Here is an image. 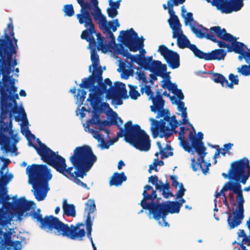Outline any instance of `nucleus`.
<instances>
[{"instance_id": "0e129e2a", "label": "nucleus", "mask_w": 250, "mask_h": 250, "mask_svg": "<svg viewBox=\"0 0 250 250\" xmlns=\"http://www.w3.org/2000/svg\"><path fill=\"white\" fill-rule=\"evenodd\" d=\"M170 179L172 181V186L177 188L179 185L180 186L179 182L177 181V177L175 175H170Z\"/></svg>"}, {"instance_id": "6e6552de", "label": "nucleus", "mask_w": 250, "mask_h": 250, "mask_svg": "<svg viewBox=\"0 0 250 250\" xmlns=\"http://www.w3.org/2000/svg\"><path fill=\"white\" fill-rule=\"evenodd\" d=\"M123 137L126 142L140 151H147L150 148L149 136L139 125H133L131 121L127 122L124 125V128H121L120 131L117 134V138Z\"/></svg>"}, {"instance_id": "79ce46f5", "label": "nucleus", "mask_w": 250, "mask_h": 250, "mask_svg": "<svg viewBox=\"0 0 250 250\" xmlns=\"http://www.w3.org/2000/svg\"><path fill=\"white\" fill-rule=\"evenodd\" d=\"M137 70L140 69V67H138L137 68ZM136 79L139 81H142L141 83L140 84L141 86V88H142V86L143 87H145V85H147L146 84L149 82L147 79V78L146 76V74L144 72H142L141 71H137L136 72Z\"/></svg>"}, {"instance_id": "aec40b11", "label": "nucleus", "mask_w": 250, "mask_h": 250, "mask_svg": "<svg viewBox=\"0 0 250 250\" xmlns=\"http://www.w3.org/2000/svg\"><path fill=\"white\" fill-rule=\"evenodd\" d=\"M144 69L152 73H155L158 76L166 79V80L170 79V72H167V65L162 64L160 61L153 60L152 56L148 57V60L145 63Z\"/></svg>"}, {"instance_id": "6e6d98bb", "label": "nucleus", "mask_w": 250, "mask_h": 250, "mask_svg": "<svg viewBox=\"0 0 250 250\" xmlns=\"http://www.w3.org/2000/svg\"><path fill=\"white\" fill-rule=\"evenodd\" d=\"M213 37L214 38V40L213 39H211V40H210V41H212L214 42L217 43V45L220 47H221V48H227L228 50H229V47L230 45H229L228 44H227L225 42L223 41L224 40H223V41H218V40H217L215 38V36L214 35V34H213Z\"/></svg>"}, {"instance_id": "c03bdc74", "label": "nucleus", "mask_w": 250, "mask_h": 250, "mask_svg": "<svg viewBox=\"0 0 250 250\" xmlns=\"http://www.w3.org/2000/svg\"><path fill=\"white\" fill-rule=\"evenodd\" d=\"M97 40V49L98 50H102L104 52V50H106L107 48V45L104 43V38L103 37L100 33L96 34Z\"/></svg>"}, {"instance_id": "20e7f679", "label": "nucleus", "mask_w": 250, "mask_h": 250, "mask_svg": "<svg viewBox=\"0 0 250 250\" xmlns=\"http://www.w3.org/2000/svg\"><path fill=\"white\" fill-rule=\"evenodd\" d=\"M95 7V12L91 13L92 6L90 3L85 2L84 0H77V2L81 6L80 13L76 15V17L81 24H84L87 29L83 30L81 37L89 42L91 47H95L96 42L93 34L96 33L95 26L92 21V15L94 19L98 21L104 20L106 17L102 14L101 10L98 7V0H89Z\"/></svg>"}, {"instance_id": "39448f33", "label": "nucleus", "mask_w": 250, "mask_h": 250, "mask_svg": "<svg viewBox=\"0 0 250 250\" xmlns=\"http://www.w3.org/2000/svg\"><path fill=\"white\" fill-rule=\"evenodd\" d=\"M9 199L7 189H0V225L7 224L15 216L21 221L24 213L34 205L33 202L27 201L24 197H21L15 203L8 202Z\"/></svg>"}, {"instance_id": "864d4df0", "label": "nucleus", "mask_w": 250, "mask_h": 250, "mask_svg": "<svg viewBox=\"0 0 250 250\" xmlns=\"http://www.w3.org/2000/svg\"><path fill=\"white\" fill-rule=\"evenodd\" d=\"M37 142L39 144V147H38L37 146L35 145H31V146H33L36 149L37 153L40 156V151H42V150L43 149H45V148H48L50 149L48 147H47L44 144L42 143L39 139H37Z\"/></svg>"}, {"instance_id": "4c0bfd02", "label": "nucleus", "mask_w": 250, "mask_h": 250, "mask_svg": "<svg viewBox=\"0 0 250 250\" xmlns=\"http://www.w3.org/2000/svg\"><path fill=\"white\" fill-rule=\"evenodd\" d=\"M197 163H196L195 159L193 158L192 160L191 167L194 171H196L197 170V167L199 166L200 168L202 169V172L204 174H206L209 170L208 167L210 166V163H207L205 161L204 163L201 164L202 168L200 166L198 165L199 161L197 160Z\"/></svg>"}, {"instance_id": "1a4fd4ad", "label": "nucleus", "mask_w": 250, "mask_h": 250, "mask_svg": "<svg viewBox=\"0 0 250 250\" xmlns=\"http://www.w3.org/2000/svg\"><path fill=\"white\" fill-rule=\"evenodd\" d=\"M103 70L100 67L97 73L93 71L92 74L88 77L84 78L80 83V86L82 88H89L90 93L87 100L94 109L99 106L103 100L104 93H107V86L103 82Z\"/></svg>"}, {"instance_id": "a211bd4d", "label": "nucleus", "mask_w": 250, "mask_h": 250, "mask_svg": "<svg viewBox=\"0 0 250 250\" xmlns=\"http://www.w3.org/2000/svg\"><path fill=\"white\" fill-rule=\"evenodd\" d=\"M169 26L172 30V38L177 39V43L180 48L184 49L189 47L191 45L188 38L183 34L182 30V25L179 20L168 21Z\"/></svg>"}, {"instance_id": "58836bf2", "label": "nucleus", "mask_w": 250, "mask_h": 250, "mask_svg": "<svg viewBox=\"0 0 250 250\" xmlns=\"http://www.w3.org/2000/svg\"><path fill=\"white\" fill-rule=\"evenodd\" d=\"M161 83H162L161 86L163 88H167L169 91H171L173 93L178 89L177 85L175 83H172L170 80H163Z\"/></svg>"}, {"instance_id": "72a5a7b5", "label": "nucleus", "mask_w": 250, "mask_h": 250, "mask_svg": "<svg viewBox=\"0 0 250 250\" xmlns=\"http://www.w3.org/2000/svg\"><path fill=\"white\" fill-rule=\"evenodd\" d=\"M4 168V165H3L0 170V189H6L5 187L12 179L13 175L11 173L3 174V169Z\"/></svg>"}, {"instance_id": "b1692460", "label": "nucleus", "mask_w": 250, "mask_h": 250, "mask_svg": "<svg viewBox=\"0 0 250 250\" xmlns=\"http://www.w3.org/2000/svg\"><path fill=\"white\" fill-rule=\"evenodd\" d=\"M228 215L227 223L229 229L231 230L238 227L241 223L244 218V213L235 210L231 212L230 207H228L226 212Z\"/></svg>"}, {"instance_id": "f8f14e48", "label": "nucleus", "mask_w": 250, "mask_h": 250, "mask_svg": "<svg viewBox=\"0 0 250 250\" xmlns=\"http://www.w3.org/2000/svg\"><path fill=\"white\" fill-rule=\"evenodd\" d=\"M118 39L123 44L132 52H136L144 46L145 39L143 37L139 39L138 34L132 28L128 30L121 31Z\"/></svg>"}, {"instance_id": "3c124183", "label": "nucleus", "mask_w": 250, "mask_h": 250, "mask_svg": "<svg viewBox=\"0 0 250 250\" xmlns=\"http://www.w3.org/2000/svg\"><path fill=\"white\" fill-rule=\"evenodd\" d=\"M86 127L88 128L89 131L92 134L93 138L98 140V142H104L102 135L98 131L90 129L89 125H87Z\"/></svg>"}, {"instance_id": "473e14b6", "label": "nucleus", "mask_w": 250, "mask_h": 250, "mask_svg": "<svg viewBox=\"0 0 250 250\" xmlns=\"http://www.w3.org/2000/svg\"><path fill=\"white\" fill-rule=\"evenodd\" d=\"M63 214L67 216L75 217L76 215L75 206L73 204H67L66 199H64L62 203Z\"/></svg>"}, {"instance_id": "5fc2aeb1", "label": "nucleus", "mask_w": 250, "mask_h": 250, "mask_svg": "<svg viewBox=\"0 0 250 250\" xmlns=\"http://www.w3.org/2000/svg\"><path fill=\"white\" fill-rule=\"evenodd\" d=\"M86 93L87 92L83 89L78 90V94L77 95V99L79 102L81 103L82 104L85 99Z\"/></svg>"}, {"instance_id": "37998d69", "label": "nucleus", "mask_w": 250, "mask_h": 250, "mask_svg": "<svg viewBox=\"0 0 250 250\" xmlns=\"http://www.w3.org/2000/svg\"><path fill=\"white\" fill-rule=\"evenodd\" d=\"M128 86L129 88V95L130 98L133 100H137L140 96V93L137 90V86L129 84Z\"/></svg>"}, {"instance_id": "4468645a", "label": "nucleus", "mask_w": 250, "mask_h": 250, "mask_svg": "<svg viewBox=\"0 0 250 250\" xmlns=\"http://www.w3.org/2000/svg\"><path fill=\"white\" fill-rule=\"evenodd\" d=\"M212 30L215 32V35L219 39L231 43V45L229 46L228 52H234L238 54L247 52L245 50V47L247 46L242 42H237V39L231 34L227 32L225 28L222 29L220 26L212 28Z\"/></svg>"}, {"instance_id": "6ab92c4d", "label": "nucleus", "mask_w": 250, "mask_h": 250, "mask_svg": "<svg viewBox=\"0 0 250 250\" xmlns=\"http://www.w3.org/2000/svg\"><path fill=\"white\" fill-rule=\"evenodd\" d=\"M243 0H213L211 4L222 13L229 14L240 10L244 5Z\"/></svg>"}, {"instance_id": "0eeeda50", "label": "nucleus", "mask_w": 250, "mask_h": 250, "mask_svg": "<svg viewBox=\"0 0 250 250\" xmlns=\"http://www.w3.org/2000/svg\"><path fill=\"white\" fill-rule=\"evenodd\" d=\"M222 175L225 179L230 180L225 184L222 191L231 190L233 193L237 191L242 188L240 183L246 184L250 177V165L248 159L243 157L232 162L228 173H222Z\"/></svg>"}, {"instance_id": "bb28decb", "label": "nucleus", "mask_w": 250, "mask_h": 250, "mask_svg": "<svg viewBox=\"0 0 250 250\" xmlns=\"http://www.w3.org/2000/svg\"><path fill=\"white\" fill-rule=\"evenodd\" d=\"M2 74L4 86L0 89L1 98L2 101H7L9 97L8 92L10 89V86L14 85L15 79L12 78V76H9V75H7V76L4 75V74Z\"/></svg>"}, {"instance_id": "4d7b16f0", "label": "nucleus", "mask_w": 250, "mask_h": 250, "mask_svg": "<svg viewBox=\"0 0 250 250\" xmlns=\"http://www.w3.org/2000/svg\"><path fill=\"white\" fill-rule=\"evenodd\" d=\"M148 182L151 183L152 185H154L155 188H156V185H159V184H158V178L157 176H156V175H152L150 177H149L148 178ZM151 190L152 191L153 190L156 191V189H153L152 188V189H151Z\"/></svg>"}, {"instance_id": "a18cd8bd", "label": "nucleus", "mask_w": 250, "mask_h": 250, "mask_svg": "<svg viewBox=\"0 0 250 250\" xmlns=\"http://www.w3.org/2000/svg\"><path fill=\"white\" fill-rule=\"evenodd\" d=\"M229 79L230 81V83H229L228 81V83H226V87L232 89L233 88L234 84H238L239 83V80L237 75H235L232 73H230L229 75Z\"/></svg>"}, {"instance_id": "de8ad7c7", "label": "nucleus", "mask_w": 250, "mask_h": 250, "mask_svg": "<svg viewBox=\"0 0 250 250\" xmlns=\"http://www.w3.org/2000/svg\"><path fill=\"white\" fill-rule=\"evenodd\" d=\"M111 122V124L116 125L120 130V128H122L121 126L123 124V120L118 116V114L116 112H113Z\"/></svg>"}, {"instance_id": "2eb2a0df", "label": "nucleus", "mask_w": 250, "mask_h": 250, "mask_svg": "<svg viewBox=\"0 0 250 250\" xmlns=\"http://www.w3.org/2000/svg\"><path fill=\"white\" fill-rule=\"evenodd\" d=\"M12 127L11 122L8 124L3 120L0 121V145L6 152H13L17 150L16 146L12 144V138L6 135L8 133L12 135Z\"/></svg>"}, {"instance_id": "13d9d810", "label": "nucleus", "mask_w": 250, "mask_h": 250, "mask_svg": "<svg viewBox=\"0 0 250 250\" xmlns=\"http://www.w3.org/2000/svg\"><path fill=\"white\" fill-rule=\"evenodd\" d=\"M170 188L169 183L167 182L165 184H164L163 185H156V190H159L160 191H162L166 190H168Z\"/></svg>"}, {"instance_id": "09e8293b", "label": "nucleus", "mask_w": 250, "mask_h": 250, "mask_svg": "<svg viewBox=\"0 0 250 250\" xmlns=\"http://www.w3.org/2000/svg\"><path fill=\"white\" fill-rule=\"evenodd\" d=\"M249 65L244 64L241 67L237 68V71L244 76H248L250 75V62L248 63Z\"/></svg>"}, {"instance_id": "f704fd0d", "label": "nucleus", "mask_w": 250, "mask_h": 250, "mask_svg": "<svg viewBox=\"0 0 250 250\" xmlns=\"http://www.w3.org/2000/svg\"><path fill=\"white\" fill-rule=\"evenodd\" d=\"M90 123L92 125H94L99 126L100 130L104 129L106 126H109L111 125V122H109L107 120L102 121L100 119L99 115H95L90 121Z\"/></svg>"}, {"instance_id": "f257e3e1", "label": "nucleus", "mask_w": 250, "mask_h": 250, "mask_svg": "<svg viewBox=\"0 0 250 250\" xmlns=\"http://www.w3.org/2000/svg\"><path fill=\"white\" fill-rule=\"evenodd\" d=\"M40 212V209H38L32 216L33 219H36L40 223L41 229H47L50 231H53L56 235L66 237L72 240H83L86 234L83 228L84 224L83 223H78L75 225L72 224L69 226L53 215L45 216L42 218Z\"/></svg>"}, {"instance_id": "c9c22d12", "label": "nucleus", "mask_w": 250, "mask_h": 250, "mask_svg": "<svg viewBox=\"0 0 250 250\" xmlns=\"http://www.w3.org/2000/svg\"><path fill=\"white\" fill-rule=\"evenodd\" d=\"M234 193L237 194L236 200L238 203L237 207L235 210L244 213V203L245 202V200L243 197L242 188Z\"/></svg>"}, {"instance_id": "9d476101", "label": "nucleus", "mask_w": 250, "mask_h": 250, "mask_svg": "<svg viewBox=\"0 0 250 250\" xmlns=\"http://www.w3.org/2000/svg\"><path fill=\"white\" fill-rule=\"evenodd\" d=\"M156 118L159 119L160 117H164L163 119L160 121L156 120L153 118H150L149 121L151 122V130L154 137H157L159 134L160 138L166 137L168 138L172 134L173 131L176 134L178 131L175 128L180 125V124L176 120L175 115L170 117L169 110L165 109H158Z\"/></svg>"}, {"instance_id": "5701e85b", "label": "nucleus", "mask_w": 250, "mask_h": 250, "mask_svg": "<svg viewBox=\"0 0 250 250\" xmlns=\"http://www.w3.org/2000/svg\"><path fill=\"white\" fill-rule=\"evenodd\" d=\"M97 23L99 24L100 29L103 30V33H107L108 35V38L110 40V42L113 44L115 43V38L112 32H115L117 28L120 26L118 19H115L112 21H107L106 18L102 20Z\"/></svg>"}, {"instance_id": "a878e982", "label": "nucleus", "mask_w": 250, "mask_h": 250, "mask_svg": "<svg viewBox=\"0 0 250 250\" xmlns=\"http://www.w3.org/2000/svg\"><path fill=\"white\" fill-rule=\"evenodd\" d=\"M118 53L122 55L124 57H125L127 59H129L131 63H136L140 66L141 68H144L145 63L148 60V57L146 58L144 56V55H132L128 52L127 49H125L122 46L121 47Z\"/></svg>"}, {"instance_id": "cd10ccee", "label": "nucleus", "mask_w": 250, "mask_h": 250, "mask_svg": "<svg viewBox=\"0 0 250 250\" xmlns=\"http://www.w3.org/2000/svg\"><path fill=\"white\" fill-rule=\"evenodd\" d=\"M186 0H168L167 4H163V7L165 10H168L170 18L168 21L179 20L178 17L175 15L173 9L174 6H178L183 4Z\"/></svg>"}, {"instance_id": "9b49d317", "label": "nucleus", "mask_w": 250, "mask_h": 250, "mask_svg": "<svg viewBox=\"0 0 250 250\" xmlns=\"http://www.w3.org/2000/svg\"><path fill=\"white\" fill-rule=\"evenodd\" d=\"M40 153L41 159L44 162L66 177H68L69 174L74 168L73 165L72 167H67L65 159L51 149H43L40 151Z\"/></svg>"}, {"instance_id": "ea45409f", "label": "nucleus", "mask_w": 250, "mask_h": 250, "mask_svg": "<svg viewBox=\"0 0 250 250\" xmlns=\"http://www.w3.org/2000/svg\"><path fill=\"white\" fill-rule=\"evenodd\" d=\"M212 80L217 83H220L222 86L224 84L228 83V80L221 74L218 73H212Z\"/></svg>"}, {"instance_id": "c85d7f7f", "label": "nucleus", "mask_w": 250, "mask_h": 250, "mask_svg": "<svg viewBox=\"0 0 250 250\" xmlns=\"http://www.w3.org/2000/svg\"><path fill=\"white\" fill-rule=\"evenodd\" d=\"M199 27L202 28L203 30L207 31V33L203 32L202 30L199 29L197 27H195L194 26H191V29L192 31L194 33V34L196 35V37L200 39L206 38L208 40L213 39V34H215V32L212 30V28L215 27V26L211 27L209 29V32H208L209 29L203 27L202 25H199ZM217 26H216L217 27Z\"/></svg>"}, {"instance_id": "7c9ffc66", "label": "nucleus", "mask_w": 250, "mask_h": 250, "mask_svg": "<svg viewBox=\"0 0 250 250\" xmlns=\"http://www.w3.org/2000/svg\"><path fill=\"white\" fill-rule=\"evenodd\" d=\"M91 60L92 62V64L89 66V71L90 72H91V67H93V71H95L96 73H97V70L100 67L102 68V66L99 65V57L95 48H93L91 51Z\"/></svg>"}, {"instance_id": "2f4dec72", "label": "nucleus", "mask_w": 250, "mask_h": 250, "mask_svg": "<svg viewBox=\"0 0 250 250\" xmlns=\"http://www.w3.org/2000/svg\"><path fill=\"white\" fill-rule=\"evenodd\" d=\"M227 52L222 49H217L208 53V61L221 60L226 56Z\"/></svg>"}, {"instance_id": "393cba45", "label": "nucleus", "mask_w": 250, "mask_h": 250, "mask_svg": "<svg viewBox=\"0 0 250 250\" xmlns=\"http://www.w3.org/2000/svg\"><path fill=\"white\" fill-rule=\"evenodd\" d=\"M115 95H119L124 98L127 97L125 84L121 82H116L113 88L108 89L105 98L107 100H110L113 97H115Z\"/></svg>"}, {"instance_id": "8fccbe9b", "label": "nucleus", "mask_w": 250, "mask_h": 250, "mask_svg": "<svg viewBox=\"0 0 250 250\" xmlns=\"http://www.w3.org/2000/svg\"><path fill=\"white\" fill-rule=\"evenodd\" d=\"M63 11L65 16L69 17L73 16L75 14V11L72 4L65 5L63 7Z\"/></svg>"}, {"instance_id": "680f3d73", "label": "nucleus", "mask_w": 250, "mask_h": 250, "mask_svg": "<svg viewBox=\"0 0 250 250\" xmlns=\"http://www.w3.org/2000/svg\"><path fill=\"white\" fill-rule=\"evenodd\" d=\"M85 225L86 229H92L93 220L91 219V215H87Z\"/></svg>"}, {"instance_id": "338daca9", "label": "nucleus", "mask_w": 250, "mask_h": 250, "mask_svg": "<svg viewBox=\"0 0 250 250\" xmlns=\"http://www.w3.org/2000/svg\"><path fill=\"white\" fill-rule=\"evenodd\" d=\"M120 0L117 1L116 2H113L112 0H109V5L111 6V8H115V9H117L120 7Z\"/></svg>"}, {"instance_id": "bf43d9fd", "label": "nucleus", "mask_w": 250, "mask_h": 250, "mask_svg": "<svg viewBox=\"0 0 250 250\" xmlns=\"http://www.w3.org/2000/svg\"><path fill=\"white\" fill-rule=\"evenodd\" d=\"M107 13L108 16L111 18H114L115 17L118 13L116 9L110 7L107 8Z\"/></svg>"}, {"instance_id": "423d86ee", "label": "nucleus", "mask_w": 250, "mask_h": 250, "mask_svg": "<svg viewBox=\"0 0 250 250\" xmlns=\"http://www.w3.org/2000/svg\"><path fill=\"white\" fill-rule=\"evenodd\" d=\"M26 173L36 199L38 201L44 200L49 190L48 182L52 177L50 170L46 165L32 164L27 166Z\"/></svg>"}, {"instance_id": "e433bc0d", "label": "nucleus", "mask_w": 250, "mask_h": 250, "mask_svg": "<svg viewBox=\"0 0 250 250\" xmlns=\"http://www.w3.org/2000/svg\"><path fill=\"white\" fill-rule=\"evenodd\" d=\"M189 49L193 53L194 56L200 59H203L205 61H208V53H205L198 49L196 45H191Z\"/></svg>"}, {"instance_id": "e2e57ef3", "label": "nucleus", "mask_w": 250, "mask_h": 250, "mask_svg": "<svg viewBox=\"0 0 250 250\" xmlns=\"http://www.w3.org/2000/svg\"><path fill=\"white\" fill-rule=\"evenodd\" d=\"M175 103L178 105V109L179 111H182L184 110H187V107H185V103L181 101L175 100Z\"/></svg>"}, {"instance_id": "7ed1b4c3", "label": "nucleus", "mask_w": 250, "mask_h": 250, "mask_svg": "<svg viewBox=\"0 0 250 250\" xmlns=\"http://www.w3.org/2000/svg\"><path fill=\"white\" fill-rule=\"evenodd\" d=\"M97 158L92 148L88 146L84 145L76 147L73 154L69 157V161L76 170L71 171L68 179H73L77 185L89 189L87 185L78 178H83L97 161Z\"/></svg>"}, {"instance_id": "49530a36", "label": "nucleus", "mask_w": 250, "mask_h": 250, "mask_svg": "<svg viewBox=\"0 0 250 250\" xmlns=\"http://www.w3.org/2000/svg\"><path fill=\"white\" fill-rule=\"evenodd\" d=\"M85 210L87 211V214L91 215L96 209L95 201L93 199H89L85 203Z\"/></svg>"}, {"instance_id": "412c9836", "label": "nucleus", "mask_w": 250, "mask_h": 250, "mask_svg": "<svg viewBox=\"0 0 250 250\" xmlns=\"http://www.w3.org/2000/svg\"><path fill=\"white\" fill-rule=\"evenodd\" d=\"M158 51L160 53L168 66L171 69H176L180 66V56L177 52L169 49L164 45H160Z\"/></svg>"}, {"instance_id": "c756f323", "label": "nucleus", "mask_w": 250, "mask_h": 250, "mask_svg": "<svg viewBox=\"0 0 250 250\" xmlns=\"http://www.w3.org/2000/svg\"><path fill=\"white\" fill-rule=\"evenodd\" d=\"M127 177L125 175L124 172L121 173L115 172L111 177L109 181V185L110 186H119L122 184L124 182L126 181Z\"/></svg>"}, {"instance_id": "ddd939ff", "label": "nucleus", "mask_w": 250, "mask_h": 250, "mask_svg": "<svg viewBox=\"0 0 250 250\" xmlns=\"http://www.w3.org/2000/svg\"><path fill=\"white\" fill-rule=\"evenodd\" d=\"M18 40L14 39V44L7 49L6 52L0 55V71L4 75L7 76L12 72V67L17 65V60L14 58L13 61V55L16 54Z\"/></svg>"}, {"instance_id": "052dcab7", "label": "nucleus", "mask_w": 250, "mask_h": 250, "mask_svg": "<svg viewBox=\"0 0 250 250\" xmlns=\"http://www.w3.org/2000/svg\"><path fill=\"white\" fill-rule=\"evenodd\" d=\"M186 189L184 188L183 184L181 183L180 185V189L177 191L176 196L177 198H182L185 194Z\"/></svg>"}, {"instance_id": "69168bd1", "label": "nucleus", "mask_w": 250, "mask_h": 250, "mask_svg": "<svg viewBox=\"0 0 250 250\" xmlns=\"http://www.w3.org/2000/svg\"><path fill=\"white\" fill-rule=\"evenodd\" d=\"M173 94L177 96L178 98V101H181L184 98V95L182 93L181 89H178Z\"/></svg>"}, {"instance_id": "4be33fe9", "label": "nucleus", "mask_w": 250, "mask_h": 250, "mask_svg": "<svg viewBox=\"0 0 250 250\" xmlns=\"http://www.w3.org/2000/svg\"><path fill=\"white\" fill-rule=\"evenodd\" d=\"M11 232H3L0 228V250H21V242L13 241L11 239Z\"/></svg>"}, {"instance_id": "f3484780", "label": "nucleus", "mask_w": 250, "mask_h": 250, "mask_svg": "<svg viewBox=\"0 0 250 250\" xmlns=\"http://www.w3.org/2000/svg\"><path fill=\"white\" fill-rule=\"evenodd\" d=\"M140 91L142 94L145 93L148 96V100L151 101L152 105L150 106V109L152 112L156 113L158 109H162L165 106V100L162 97L160 90L157 89L154 95L151 86L146 85L145 87L142 86Z\"/></svg>"}, {"instance_id": "774afa93", "label": "nucleus", "mask_w": 250, "mask_h": 250, "mask_svg": "<svg viewBox=\"0 0 250 250\" xmlns=\"http://www.w3.org/2000/svg\"><path fill=\"white\" fill-rule=\"evenodd\" d=\"M121 96L119 95H115V97H113L111 99H112V102H116L117 105H121L123 104V101L121 99Z\"/></svg>"}, {"instance_id": "f03ea898", "label": "nucleus", "mask_w": 250, "mask_h": 250, "mask_svg": "<svg viewBox=\"0 0 250 250\" xmlns=\"http://www.w3.org/2000/svg\"><path fill=\"white\" fill-rule=\"evenodd\" d=\"M152 189V187L150 185H146L143 192V198L142 200L140 205L143 209H147L149 215H152L153 218L159 221L162 219L165 226H168L169 224L166 222L167 216L169 213H178L180 211L182 203L178 201H167L163 203H158L159 199H157V202L155 199L157 198L156 190H152V192L149 194L148 190Z\"/></svg>"}, {"instance_id": "a19ab883", "label": "nucleus", "mask_w": 250, "mask_h": 250, "mask_svg": "<svg viewBox=\"0 0 250 250\" xmlns=\"http://www.w3.org/2000/svg\"><path fill=\"white\" fill-rule=\"evenodd\" d=\"M178 139L180 141L181 145L185 151L188 152L192 151L191 145L190 146L188 142L185 139L184 135H182V134L179 133Z\"/></svg>"}, {"instance_id": "dca6fc26", "label": "nucleus", "mask_w": 250, "mask_h": 250, "mask_svg": "<svg viewBox=\"0 0 250 250\" xmlns=\"http://www.w3.org/2000/svg\"><path fill=\"white\" fill-rule=\"evenodd\" d=\"M190 125L193 131H190L188 134V139L191 143L192 148H194L195 151L199 155V157L198 158V161H199L198 165L202 168L201 164L204 163V158L207 154L206 152V147L202 141L204 135L202 132H199L197 134L198 137H197L195 135L196 132L193 126L191 124Z\"/></svg>"}, {"instance_id": "603ef678", "label": "nucleus", "mask_w": 250, "mask_h": 250, "mask_svg": "<svg viewBox=\"0 0 250 250\" xmlns=\"http://www.w3.org/2000/svg\"><path fill=\"white\" fill-rule=\"evenodd\" d=\"M248 51L243 53H238V60L242 61L244 59L247 63L250 62V49H248Z\"/></svg>"}]
</instances>
